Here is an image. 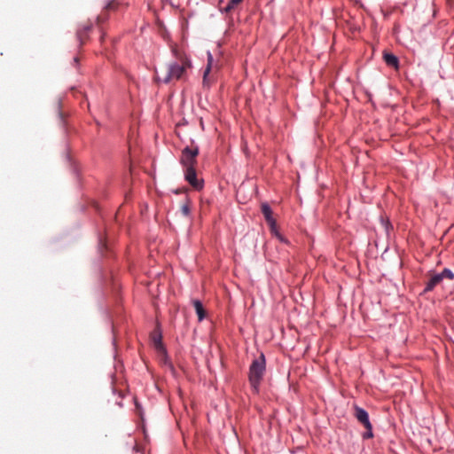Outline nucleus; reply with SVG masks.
<instances>
[{"mask_svg":"<svg viewBox=\"0 0 454 454\" xmlns=\"http://www.w3.org/2000/svg\"><path fill=\"white\" fill-rule=\"evenodd\" d=\"M172 52L178 62L169 64L167 70L164 74H162L161 76L157 74V79L165 83H168L172 80L184 79L186 74V70L192 66L188 58L183 54L176 47L172 48Z\"/></svg>","mask_w":454,"mask_h":454,"instance_id":"1","label":"nucleus"},{"mask_svg":"<svg viewBox=\"0 0 454 454\" xmlns=\"http://www.w3.org/2000/svg\"><path fill=\"white\" fill-rule=\"evenodd\" d=\"M199 154L198 147L193 149L186 146L182 151L180 162L185 168V180L195 189L202 188V183L197 178L195 167L197 165V156Z\"/></svg>","mask_w":454,"mask_h":454,"instance_id":"2","label":"nucleus"},{"mask_svg":"<svg viewBox=\"0 0 454 454\" xmlns=\"http://www.w3.org/2000/svg\"><path fill=\"white\" fill-rule=\"evenodd\" d=\"M265 372V358L263 354L255 358L249 368V381L255 392L258 391L259 385Z\"/></svg>","mask_w":454,"mask_h":454,"instance_id":"3","label":"nucleus"},{"mask_svg":"<svg viewBox=\"0 0 454 454\" xmlns=\"http://www.w3.org/2000/svg\"><path fill=\"white\" fill-rule=\"evenodd\" d=\"M354 416L366 429V432L363 434V437L365 439L372 438L373 436L372 426L370 422L368 412L363 408L355 405Z\"/></svg>","mask_w":454,"mask_h":454,"instance_id":"4","label":"nucleus"},{"mask_svg":"<svg viewBox=\"0 0 454 454\" xmlns=\"http://www.w3.org/2000/svg\"><path fill=\"white\" fill-rule=\"evenodd\" d=\"M454 274L449 269H444L441 273L432 274L427 282L425 292L432 291L436 286H438L443 278L452 279Z\"/></svg>","mask_w":454,"mask_h":454,"instance_id":"5","label":"nucleus"},{"mask_svg":"<svg viewBox=\"0 0 454 454\" xmlns=\"http://www.w3.org/2000/svg\"><path fill=\"white\" fill-rule=\"evenodd\" d=\"M262 213L266 222L270 225L271 232L275 233V235L278 237L279 240L285 241L282 235L278 233L277 231L276 221L272 216V210L268 204L264 203L262 205Z\"/></svg>","mask_w":454,"mask_h":454,"instance_id":"6","label":"nucleus"},{"mask_svg":"<svg viewBox=\"0 0 454 454\" xmlns=\"http://www.w3.org/2000/svg\"><path fill=\"white\" fill-rule=\"evenodd\" d=\"M152 340L155 348L159 352V355L162 356V358H166V349L164 348L161 342V335L155 333L152 335Z\"/></svg>","mask_w":454,"mask_h":454,"instance_id":"7","label":"nucleus"},{"mask_svg":"<svg viewBox=\"0 0 454 454\" xmlns=\"http://www.w3.org/2000/svg\"><path fill=\"white\" fill-rule=\"evenodd\" d=\"M383 59L387 66L395 68L398 67L399 61L398 59L394 54L389 52H384Z\"/></svg>","mask_w":454,"mask_h":454,"instance_id":"8","label":"nucleus"},{"mask_svg":"<svg viewBox=\"0 0 454 454\" xmlns=\"http://www.w3.org/2000/svg\"><path fill=\"white\" fill-rule=\"evenodd\" d=\"M193 307L195 309V311L198 315V318L200 321L203 320L206 317V310L199 300L192 301Z\"/></svg>","mask_w":454,"mask_h":454,"instance_id":"9","label":"nucleus"},{"mask_svg":"<svg viewBox=\"0 0 454 454\" xmlns=\"http://www.w3.org/2000/svg\"><path fill=\"white\" fill-rule=\"evenodd\" d=\"M210 72L211 71H208V69H205L203 74L202 85L206 89H209L211 84L214 82V78L210 75Z\"/></svg>","mask_w":454,"mask_h":454,"instance_id":"10","label":"nucleus"},{"mask_svg":"<svg viewBox=\"0 0 454 454\" xmlns=\"http://www.w3.org/2000/svg\"><path fill=\"white\" fill-rule=\"evenodd\" d=\"M243 0H230L223 11L225 12H231L233 11Z\"/></svg>","mask_w":454,"mask_h":454,"instance_id":"11","label":"nucleus"},{"mask_svg":"<svg viewBox=\"0 0 454 454\" xmlns=\"http://www.w3.org/2000/svg\"><path fill=\"white\" fill-rule=\"evenodd\" d=\"M87 35H88V34L84 33V32H83L82 30H81V29H79V30L77 31V38H78V40L80 41V43H81V44H83V43H84V42H85V40H86V38H87Z\"/></svg>","mask_w":454,"mask_h":454,"instance_id":"12","label":"nucleus"},{"mask_svg":"<svg viewBox=\"0 0 454 454\" xmlns=\"http://www.w3.org/2000/svg\"><path fill=\"white\" fill-rule=\"evenodd\" d=\"M118 6V3L115 1V0H112L111 2H109L106 6V10L107 11H112V10H115Z\"/></svg>","mask_w":454,"mask_h":454,"instance_id":"13","label":"nucleus"},{"mask_svg":"<svg viewBox=\"0 0 454 454\" xmlns=\"http://www.w3.org/2000/svg\"><path fill=\"white\" fill-rule=\"evenodd\" d=\"M181 211L184 215H188L190 214V206L188 202L181 206Z\"/></svg>","mask_w":454,"mask_h":454,"instance_id":"14","label":"nucleus"},{"mask_svg":"<svg viewBox=\"0 0 454 454\" xmlns=\"http://www.w3.org/2000/svg\"><path fill=\"white\" fill-rule=\"evenodd\" d=\"M213 68V57L210 52L207 53V64L206 69L211 71Z\"/></svg>","mask_w":454,"mask_h":454,"instance_id":"15","label":"nucleus"},{"mask_svg":"<svg viewBox=\"0 0 454 454\" xmlns=\"http://www.w3.org/2000/svg\"><path fill=\"white\" fill-rule=\"evenodd\" d=\"M92 25L91 23H87L82 26L81 30H82L84 33L88 34L91 30Z\"/></svg>","mask_w":454,"mask_h":454,"instance_id":"16","label":"nucleus"},{"mask_svg":"<svg viewBox=\"0 0 454 454\" xmlns=\"http://www.w3.org/2000/svg\"><path fill=\"white\" fill-rule=\"evenodd\" d=\"M106 19H107V16L106 14H100L98 16L97 21L99 24L101 22H104Z\"/></svg>","mask_w":454,"mask_h":454,"instance_id":"17","label":"nucleus"}]
</instances>
